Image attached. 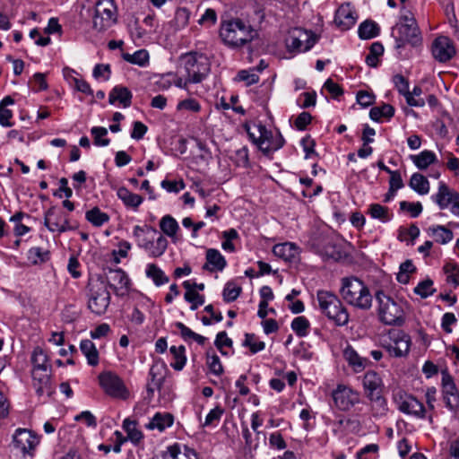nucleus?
<instances>
[{"mask_svg":"<svg viewBox=\"0 0 459 459\" xmlns=\"http://www.w3.org/2000/svg\"><path fill=\"white\" fill-rule=\"evenodd\" d=\"M340 293L347 304L358 309L368 310L372 307L373 297L368 287L357 277L343 278Z\"/></svg>","mask_w":459,"mask_h":459,"instance_id":"f257e3e1","label":"nucleus"},{"mask_svg":"<svg viewBox=\"0 0 459 459\" xmlns=\"http://www.w3.org/2000/svg\"><path fill=\"white\" fill-rule=\"evenodd\" d=\"M377 303V315L380 322L387 325H401L405 321L406 304L385 294L383 291L376 293Z\"/></svg>","mask_w":459,"mask_h":459,"instance_id":"f03ea898","label":"nucleus"},{"mask_svg":"<svg viewBox=\"0 0 459 459\" xmlns=\"http://www.w3.org/2000/svg\"><path fill=\"white\" fill-rule=\"evenodd\" d=\"M252 27L239 19L224 22L221 25L220 36L223 42L232 48L241 47L255 38Z\"/></svg>","mask_w":459,"mask_h":459,"instance_id":"7ed1b4c3","label":"nucleus"},{"mask_svg":"<svg viewBox=\"0 0 459 459\" xmlns=\"http://www.w3.org/2000/svg\"><path fill=\"white\" fill-rule=\"evenodd\" d=\"M316 299L321 312L333 321L335 325L342 326L349 322V314L340 299L328 290H318Z\"/></svg>","mask_w":459,"mask_h":459,"instance_id":"20e7f679","label":"nucleus"},{"mask_svg":"<svg viewBox=\"0 0 459 459\" xmlns=\"http://www.w3.org/2000/svg\"><path fill=\"white\" fill-rule=\"evenodd\" d=\"M179 67L184 69L192 83L201 82L210 72L207 57L197 52L183 54L179 58Z\"/></svg>","mask_w":459,"mask_h":459,"instance_id":"39448f33","label":"nucleus"},{"mask_svg":"<svg viewBox=\"0 0 459 459\" xmlns=\"http://www.w3.org/2000/svg\"><path fill=\"white\" fill-rule=\"evenodd\" d=\"M362 386L367 398L373 403L377 414H385L387 411L386 401L382 396L383 380L380 375L374 371H367L362 377Z\"/></svg>","mask_w":459,"mask_h":459,"instance_id":"423d86ee","label":"nucleus"},{"mask_svg":"<svg viewBox=\"0 0 459 459\" xmlns=\"http://www.w3.org/2000/svg\"><path fill=\"white\" fill-rule=\"evenodd\" d=\"M44 225L50 232L57 235L78 229V223L71 219L69 213L56 206H51L45 212Z\"/></svg>","mask_w":459,"mask_h":459,"instance_id":"0eeeda50","label":"nucleus"},{"mask_svg":"<svg viewBox=\"0 0 459 459\" xmlns=\"http://www.w3.org/2000/svg\"><path fill=\"white\" fill-rule=\"evenodd\" d=\"M110 303V293L107 283L102 280L92 281L89 284L88 307L96 315L104 314Z\"/></svg>","mask_w":459,"mask_h":459,"instance_id":"6e6552de","label":"nucleus"},{"mask_svg":"<svg viewBox=\"0 0 459 459\" xmlns=\"http://www.w3.org/2000/svg\"><path fill=\"white\" fill-rule=\"evenodd\" d=\"M117 21V6L114 0H99L95 5L93 28L98 31H104L112 27Z\"/></svg>","mask_w":459,"mask_h":459,"instance_id":"1a4fd4ad","label":"nucleus"},{"mask_svg":"<svg viewBox=\"0 0 459 459\" xmlns=\"http://www.w3.org/2000/svg\"><path fill=\"white\" fill-rule=\"evenodd\" d=\"M335 406L343 411H350L360 403V394L350 385L339 384L332 393Z\"/></svg>","mask_w":459,"mask_h":459,"instance_id":"9d476101","label":"nucleus"},{"mask_svg":"<svg viewBox=\"0 0 459 459\" xmlns=\"http://www.w3.org/2000/svg\"><path fill=\"white\" fill-rule=\"evenodd\" d=\"M99 383L103 391L113 398L126 399L128 396L123 380L115 373L107 371L100 374Z\"/></svg>","mask_w":459,"mask_h":459,"instance_id":"9b49d317","label":"nucleus"},{"mask_svg":"<svg viewBox=\"0 0 459 459\" xmlns=\"http://www.w3.org/2000/svg\"><path fill=\"white\" fill-rule=\"evenodd\" d=\"M316 41L317 38L315 34L301 29H294L286 39L288 48L298 52L308 51Z\"/></svg>","mask_w":459,"mask_h":459,"instance_id":"f8f14e48","label":"nucleus"},{"mask_svg":"<svg viewBox=\"0 0 459 459\" xmlns=\"http://www.w3.org/2000/svg\"><path fill=\"white\" fill-rule=\"evenodd\" d=\"M394 402L401 412L416 419L425 418L426 409L414 396L406 393H398L394 396Z\"/></svg>","mask_w":459,"mask_h":459,"instance_id":"ddd939ff","label":"nucleus"},{"mask_svg":"<svg viewBox=\"0 0 459 459\" xmlns=\"http://www.w3.org/2000/svg\"><path fill=\"white\" fill-rule=\"evenodd\" d=\"M389 342L384 344L387 351L394 357L406 355L410 351L411 338L401 330H390L388 332Z\"/></svg>","mask_w":459,"mask_h":459,"instance_id":"4468645a","label":"nucleus"},{"mask_svg":"<svg viewBox=\"0 0 459 459\" xmlns=\"http://www.w3.org/2000/svg\"><path fill=\"white\" fill-rule=\"evenodd\" d=\"M442 392L446 407L455 411L459 407V391L453 377L446 372H442Z\"/></svg>","mask_w":459,"mask_h":459,"instance_id":"2eb2a0df","label":"nucleus"},{"mask_svg":"<svg viewBox=\"0 0 459 459\" xmlns=\"http://www.w3.org/2000/svg\"><path fill=\"white\" fill-rule=\"evenodd\" d=\"M457 197H459L458 192L450 188L445 182L440 181L438 183L437 193L431 195V200L439 207V209L445 210L448 207H453Z\"/></svg>","mask_w":459,"mask_h":459,"instance_id":"dca6fc26","label":"nucleus"},{"mask_svg":"<svg viewBox=\"0 0 459 459\" xmlns=\"http://www.w3.org/2000/svg\"><path fill=\"white\" fill-rule=\"evenodd\" d=\"M432 55L438 62L445 63L455 55V48L447 37L441 36L433 42Z\"/></svg>","mask_w":459,"mask_h":459,"instance_id":"f3484780","label":"nucleus"},{"mask_svg":"<svg viewBox=\"0 0 459 459\" xmlns=\"http://www.w3.org/2000/svg\"><path fill=\"white\" fill-rule=\"evenodd\" d=\"M32 385L38 396L49 397L54 393L51 371H31Z\"/></svg>","mask_w":459,"mask_h":459,"instance_id":"a211bd4d","label":"nucleus"},{"mask_svg":"<svg viewBox=\"0 0 459 459\" xmlns=\"http://www.w3.org/2000/svg\"><path fill=\"white\" fill-rule=\"evenodd\" d=\"M39 438L30 430L19 429L13 436L14 446L22 453H30L39 445Z\"/></svg>","mask_w":459,"mask_h":459,"instance_id":"6ab92c4d","label":"nucleus"},{"mask_svg":"<svg viewBox=\"0 0 459 459\" xmlns=\"http://www.w3.org/2000/svg\"><path fill=\"white\" fill-rule=\"evenodd\" d=\"M358 16L350 4H342L336 11L334 22L342 30H347L355 25Z\"/></svg>","mask_w":459,"mask_h":459,"instance_id":"aec40b11","label":"nucleus"},{"mask_svg":"<svg viewBox=\"0 0 459 459\" xmlns=\"http://www.w3.org/2000/svg\"><path fill=\"white\" fill-rule=\"evenodd\" d=\"M107 279L108 285L114 290L117 295H124L128 291L130 279L123 270H110Z\"/></svg>","mask_w":459,"mask_h":459,"instance_id":"412c9836","label":"nucleus"},{"mask_svg":"<svg viewBox=\"0 0 459 459\" xmlns=\"http://www.w3.org/2000/svg\"><path fill=\"white\" fill-rule=\"evenodd\" d=\"M343 359L354 373L362 372L371 364L368 359L360 356L351 345L343 350Z\"/></svg>","mask_w":459,"mask_h":459,"instance_id":"4be33fe9","label":"nucleus"},{"mask_svg":"<svg viewBox=\"0 0 459 459\" xmlns=\"http://www.w3.org/2000/svg\"><path fill=\"white\" fill-rule=\"evenodd\" d=\"M159 235L161 234L150 225H135L133 229V236L135 238L137 247L141 249H144Z\"/></svg>","mask_w":459,"mask_h":459,"instance_id":"5701e85b","label":"nucleus"},{"mask_svg":"<svg viewBox=\"0 0 459 459\" xmlns=\"http://www.w3.org/2000/svg\"><path fill=\"white\" fill-rule=\"evenodd\" d=\"M155 459H198V455L194 449L184 447V452L178 444H174L158 455Z\"/></svg>","mask_w":459,"mask_h":459,"instance_id":"b1692460","label":"nucleus"},{"mask_svg":"<svg viewBox=\"0 0 459 459\" xmlns=\"http://www.w3.org/2000/svg\"><path fill=\"white\" fill-rule=\"evenodd\" d=\"M397 30L399 37L397 41L402 43L409 42L411 44H417L420 39V30L417 23L412 24H397L394 28V32Z\"/></svg>","mask_w":459,"mask_h":459,"instance_id":"393cba45","label":"nucleus"},{"mask_svg":"<svg viewBox=\"0 0 459 459\" xmlns=\"http://www.w3.org/2000/svg\"><path fill=\"white\" fill-rule=\"evenodd\" d=\"M247 132L249 138L252 142L260 149V150H268L270 149L266 140L267 129L262 124H254L253 126L247 127Z\"/></svg>","mask_w":459,"mask_h":459,"instance_id":"a878e982","label":"nucleus"},{"mask_svg":"<svg viewBox=\"0 0 459 459\" xmlns=\"http://www.w3.org/2000/svg\"><path fill=\"white\" fill-rule=\"evenodd\" d=\"M273 253L285 261L291 262L298 257L299 247L291 242L281 243L273 247Z\"/></svg>","mask_w":459,"mask_h":459,"instance_id":"bb28decb","label":"nucleus"},{"mask_svg":"<svg viewBox=\"0 0 459 459\" xmlns=\"http://www.w3.org/2000/svg\"><path fill=\"white\" fill-rule=\"evenodd\" d=\"M174 422V417L169 412H157L146 425L148 429H158L160 432L171 427Z\"/></svg>","mask_w":459,"mask_h":459,"instance_id":"cd10ccee","label":"nucleus"},{"mask_svg":"<svg viewBox=\"0 0 459 459\" xmlns=\"http://www.w3.org/2000/svg\"><path fill=\"white\" fill-rule=\"evenodd\" d=\"M226 266L224 256L217 250L210 248L206 252V263L204 269L213 272L222 271Z\"/></svg>","mask_w":459,"mask_h":459,"instance_id":"c85d7f7f","label":"nucleus"},{"mask_svg":"<svg viewBox=\"0 0 459 459\" xmlns=\"http://www.w3.org/2000/svg\"><path fill=\"white\" fill-rule=\"evenodd\" d=\"M117 197L123 202L126 207L136 211L143 202V198L129 191L126 187L121 186L117 190Z\"/></svg>","mask_w":459,"mask_h":459,"instance_id":"c756f323","label":"nucleus"},{"mask_svg":"<svg viewBox=\"0 0 459 459\" xmlns=\"http://www.w3.org/2000/svg\"><path fill=\"white\" fill-rule=\"evenodd\" d=\"M31 371H51V365L45 351L40 347H36L31 354Z\"/></svg>","mask_w":459,"mask_h":459,"instance_id":"7c9ffc66","label":"nucleus"},{"mask_svg":"<svg viewBox=\"0 0 459 459\" xmlns=\"http://www.w3.org/2000/svg\"><path fill=\"white\" fill-rule=\"evenodd\" d=\"M168 240L163 235H159L143 249L152 258L161 256L167 250Z\"/></svg>","mask_w":459,"mask_h":459,"instance_id":"2f4dec72","label":"nucleus"},{"mask_svg":"<svg viewBox=\"0 0 459 459\" xmlns=\"http://www.w3.org/2000/svg\"><path fill=\"white\" fill-rule=\"evenodd\" d=\"M427 233L429 237L439 244L445 245L453 238V232L449 229L442 225H433L428 228Z\"/></svg>","mask_w":459,"mask_h":459,"instance_id":"473e14b6","label":"nucleus"},{"mask_svg":"<svg viewBox=\"0 0 459 459\" xmlns=\"http://www.w3.org/2000/svg\"><path fill=\"white\" fill-rule=\"evenodd\" d=\"M132 93L126 88L123 86H116L109 93V102L114 104L119 102L124 108H127L131 105Z\"/></svg>","mask_w":459,"mask_h":459,"instance_id":"72a5a7b5","label":"nucleus"},{"mask_svg":"<svg viewBox=\"0 0 459 459\" xmlns=\"http://www.w3.org/2000/svg\"><path fill=\"white\" fill-rule=\"evenodd\" d=\"M183 286L186 289L185 299L191 303L192 310H195L199 306L204 303V297L192 288V282L190 281H184Z\"/></svg>","mask_w":459,"mask_h":459,"instance_id":"f704fd0d","label":"nucleus"},{"mask_svg":"<svg viewBox=\"0 0 459 459\" xmlns=\"http://www.w3.org/2000/svg\"><path fill=\"white\" fill-rule=\"evenodd\" d=\"M80 349L82 354L86 357L89 365H98L99 352L95 344L91 340H82L80 343Z\"/></svg>","mask_w":459,"mask_h":459,"instance_id":"c9c22d12","label":"nucleus"},{"mask_svg":"<svg viewBox=\"0 0 459 459\" xmlns=\"http://www.w3.org/2000/svg\"><path fill=\"white\" fill-rule=\"evenodd\" d=\"M169 351L173 357V361L170 363L171 368L178 371L182 370L186 362L185 346L173 345L169 348Z\"/></svg>","mask_w":459,"mask_h":459,"instance_id":"e433bc0d","label":"nucleus"},{"mask_svg":"<svg viewBox=\"0 0 459 459\" xmlns=\"http://www.w3.org/2000/svg\"><path fill=\"white\" fill-rule=\"evenodd\" d=\"M160 228L165 235L172 239L176 238L177 232L179 230L178 221L170 215H165L160 219Z\"/></svg>","mask_w":459,"mask_h":459,"instance_id":"4c0bfd02","label":"nucleus"},{"mask_svg":"<svg viewBox=\"0 0 459 459\" xmlns=\"http://www.w3.org/2000/svg\"><path fill=\"white\" fill-rule=\"evenodd\" d=\"M146 276L152 279L156 286H160L169 282V277L155 264H149L146 266Z\"/></svg>","mask_w":459,"mask_h":459,"instance_id":"58836bf2","label":"nucleus"},{"mask_svg":"<svg viewBox=\"0 0 459 459\" xmlns=\"http://www.w3.org/2000/svg\"><path fill=\"white\" fill-rule=\"evenodd\" d=\"M409 185L419 195H427L429 192V180L420 173L412 174Z\"/></svg>","mask_w":459,"mask_h":459,"instance_id":"ea45409f","label":"nucleus"},{"mask_svg":"<svg viewBox=\"0 0 459 459\" xmlns=\"http://www.w3.org/2000/svg\"><path fill=\"white\" fill-rule=\"evenodd\" d=\"M411 160L418 169H425L436 161V154L431 151L425 150L418 155H412Z\"/></svg>","mask_w":459,"mask_h":459,"instance_id":"a19ab883","label":"nucleus"},{"mask_svg":"<svg viewBox=\"0 0 459 459\" xmlns=\"http://www.w3.org/2000/svg\"><path fill=\"white\" fill-rule=\"evenodd\" d=\"M123 429L126 432L127 440L134 444H138L143 437V433L136 428V422L130 419H126L123 421Z\"/></svg>","mask_w":459,"mask_h":459,"instance_id":"79ce46f5","label":"nucleus"},{"mask_svg":"<svg viewBox=\"0 0 459 459\" xmlns=\"http://www.w3.org/2000/svg\"><path fill=\"white\" fill-rule=\"evenodd\" d=\"M85 217L88 221L96 227L102 226L109 220V216L106 212H101L98 207H94L88 211Z\"/></svg>","mask_w":459,"mask_h":459,"instance_id":"37998d69","label":"nucleus"},{"mask_svg":"<svg viewBox=\"0 0 459 459\" xmlns=\"http://www.w3.org/2000/svg\"><path fill=\"white\" fill-rule=\"evenodd\" d=\"M358 32L361 39H369L378 35L379 27L372 21H366L359 25Z\"/></svg>","mask_w":459,"mask_h":459,"instance_id":"c03bdc74","label":"nucleus"},{"mask_svg":"<svg viewBox=\"0 0 459 459\" xmlns=\"http://www.w3.org/2000/svg\"><path fill=\"white\" fill-rule=\"evenodd\" d=\"M368 213L373 219H377L382 222H387L392 216L387 207L379 204H372L368 207Z\"/></svg>","mask_w":459,"mask_h":459,"instance_id":"a18cd8bd","label":"nucleus"},{"mask_svg":"<svg viewBox=\"0 0 459 459\" xmlns=\"http://www.w3.org/2000/svg\"><path fill=\"white\" fill-rule=\"evenodd\" d=\"M394 114V108L389 104H383L381 107H374L369 111V117L374 121H379L381 117L390 118Z\"/></svg>","mask_w":459,"mask_h":459,"instance_id":"49530a36","label":"nucleus"},{"mask_svg":"<svg viewBox=\"0 0 459 459\" xmlns=\"http://www.w3.org/2000/svg\"><path fill=\"white\" fill-rule=\"evenodd\" d=\"M123 58L131 64L144 66L149 62V53L145 49H140L134 54L125 53Z\"/></svg>","mask_w":459,"mask_h":459,"instance_id":"de8ad7c7","label":"nucleus"},{"mask_svg":"<svg viewBox=\"0 0 459 459\" xmlns=\"http://www.w3.org/2000/svg\"><path fill=\"white\" fill-rule=\"evenodd\" d=\"M243 346L249 348L252 354L264 350L265 343L260 341L254 333H246Z\"/></svg>","mask_w":459,"mask_h":459,"instance_id":"09e8293b","label":"nucleus"},{"mask_svg":"<svg viewBox=\"0 0 459 459\" xmlns=\"http://www.w3.org/2000/svg\"><path fill=\"white\" fill-rule=\"evenodd\" d=\"M409 94L405 95L406 102L409 106L421 108L425 105V100L421 98L422 89L419 86H415L412 91L409 90Z\"/></svg>","mask_w":459,"mask_h":459,"instance_id":"8fccbe9b","label":"nucleus"},{"mask_svg":"<svg viewBox=\"0 0 459 459\" xmlns=\"http://www.w3.org/2000/svg\"><path fill=\"white\" fill-rule=\"evenodd\" d=\"M309 326V321L305 316H298L291 323L292 330L299 337H304L307 334Z\"/></svg>","mask_w":459,"mask_h":459,"instance_id":"3c124183","label":"nucleus"},{"mask_svg":"<svg viewBox=\"0 0 459 459\" xmlns=\"http://www.w3.org/2000/svg\"><path fill=\"white\" fill-rule=\"evenodd\" d=\"M48 251L39 247H31L28 251V259L34 264H41L48 259Z\"/></svg>","mask_w":459,"mask_h":459,"instance_id":"603ef678","label":"nucleus"},{"mask_svg":"<svg viewBox=\"0 0 459 459\" xmlns=\"http://www.w3.org/2000/svg\"><path fill=\"white\" fill-rule=\"evenodd\" d=\"M266 140L264 139V142H267L270 149L268 150H261L264 153L269 154L273 152H275L282 147L284 143V140L281 137V134H277L275 137H273L272 132L267 130V135Z\"/></svg>","mask_w":459,"mask_h":459,"instance_id":"864d4df0","label":"nucleus"},{"mask_svg":"<svg viewBox=\"0 0 459 459\" xmlns=\"http://www.w3.org/2000/svg\"><path fill=\"white\" fill-rule=\"evenodd\" d=\"M94 139V144L97 146H107L109 144V139L106 138L108 130L105 127L94 126L91 130Z\"/></svg>","mask_w":459,"mask_h":459,"instance_id":"5fc2aeb1","label":"nucleus"},{"mask_svg":"<svg viewBox=\"0 0 459 459\" xmlns=\"http://www.w3.org/2000/svg\"><path fill=\"white\" fill-rule=\"evenodd\" d=\"M435 290H436L433 288V281L429 279L419 282L414 289V292L423 299L431 296Z\"/></svg>","mask_w":459,"mask_h":459,"instance_id":"6e6d98bb","label":"nucleus"},{"mask_svg":"<svg viewBox=\"0 0 459 459\" xmlns=\"http://www.w3.org/2000/svg\"><path fill=\"white\" fill-rule=\"evenodd\" d=\"M241 292V287L238 286L233 282H228L222 292L223 299L226 302H231L238 299Z\"/></svg>","mask_w":459,"mask_h":459,"instance_id":"4d7b16f0","label":"nucleus"},{"mask_svg":"<svg viewBox=\"0 0 459 459\" xmlns=\"http://www.w3.org/2000/svg\"><path fill=\"white\" fill-rule=\"evenodd\" d=\"M190 13L186 8H178L175 13L173 23L176 29L185 28L189 21Z\"/></svg>","mask_w":459,"mask_h":459,"instance_id":"13d9d810","label":"nucleus"},{"mask_svg":"<svg viewBox=\"0 0 459 459\" xmlns=\"http://www.w3.org/2000/svg\"><path fill=\"white\" fill-rule=\"evenodd\" d=\"M237 80L239 82H244L247 86H249L258 82L259 76L257 75L254 69L241 70L237 74Z\"/></svg>","mask_w":459,"mask_h":459,"instance_id":"bf43d9fd","label":"nucleus"},{"mask_svg":"<svg viewBox=\"0 0 459 459\" xmlns=\"http://www.w3.org/2000/svg\"><path fill=\"white\" fill-rule=\"evenodd\" d=\"M207 365L212 374L221 376L223 373V367L217 355H207Z\"/></svg>","mask_w":459,"mask_h":459,"instance_id":"052dcab7","label":"nucleus"},{"mask_svg":"<svg viewBox=\"0 0 459 459\" xmlns=\"http://www.w3.org/2000/svg\"><path fill=\"white\" fill-rule=\"evenodd\" d=\"M393 82L394 83L395 88L403 97L409 94V82L404 78L402 74H395L393 77Z\"/></svg>","mask_w":459,"mask_h":459,"instance_id":"680f3d73","label":"nucleus"},{"mask_svg":"<svg viewBox=\"0 0 459 459\" xmlns=\"http://www.w3.org/2000/svg\"><path fill=\"white\" fill-rule=\"evenodd\" d=\"M223 413V410L221 407H215L211 410L205 417L204 422L202 424L203 427H208L215 425L220 421V419Z\"/></svg>","mask_w":459,"mask_h":459,"instance_id":"e2e57ef3","label":"nucleus"},{"mask_svg":"<svg viewBox=\"0 0 459 459\" xmlns=\"http://www.w3.org/2000/svg\"><path fill=\"white\" fill-rule=\"evenodd\" d=\"M400 208L403 211H408L412 218L418 217L422 212V205L420 202L410 203L402 201L400 203Z\"/></svg>","mask_w":459,"mask_h":459,"instance_id":"0e129e2a","label":"nucleus"},{"mask_svg":"<svg viewBox=\"0 0 459 459\" xmlns=\"http://www.w3.org/2000/svg\"><path fill=\"white\" fill-rule=\"evenodd\" d=\"M444 271L446 274V280L455 285L459 284V273L457 265L455 264H446L444 266Z\"/></svg>","mask_w":459,"mask_h":459,"instance_id":"69168bd1","label":"nucleus"},{"mask_svg":"<svg viewBox=\"0 0 459 459\" xmlns=\"http://www.w3.org/2000/svg\"><path fill=\"white\" fill-rule=\"evenodd\" d=\"M110 66L109 65L98 64L93 69L92 75L95 79H102L108 81L110 77Z\"/></svg>","mask_w":459,"mask_h":459,"instance_id":"338daca9","label":"nucleus"},{"mask_svg":"<svg viewBox=\"0 0 459 459\" xmlns=\"http://www.w3.org/2000/svg\"><path fill=\"white\" fill-rule=\"evenodd\" d=\"M358 103L363 108H367L374 104L375 95L372 92L367 91H359L356 96Z\"/></svg>","mask_w":459,"mask_h":459,"instance_id":"774afa93","label":"nucleus"}]
</instances>
